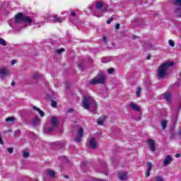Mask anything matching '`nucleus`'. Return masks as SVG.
I'll return each instance as SVG.
<instances>
[{
  "label": "nucleus",
  "mask_w": 181,
  "mask_h": 181,
  "mask_svg": "<svg viewBox=\"0 0 181 181\" xmlns=\"http://www.w3.org/2000/svg\"><path fill=\"white\" fill-rule=\"evenodd\" d=\"M51 125L54 128H57V127L59 125V120L57 119V117H56L54 116L52 117V119H51Z\"/></svg>",
  "instance_id": "obj_12"
},
{
  "label": "nucleus",
  "mask_w": 181,
  "mask_h": 181,
  "mask_svg": "<svg viewBox=\"0 0 181 181\" xmlns=\"http://www.w3.org/2000/svg\"><path fill=\"white\" fill-rule=\"evenodd\" d=\"M23 13H20L15 16V18H11L8 21V23L11 28H13L12 23H21V22H23Z\"/></svg>",
  "instance_id": "obj_3"
},
{
  "label": "nucleus",
  "mask_w": 181,
  "mask_h": 181,
  "mask_svg": "<svg viewBox=\"0 0 181 181\" xmlns=\"http://www.w3.org/2000/svg\"><path fill=\"white\" fill-rule=\"evenodd\" d=\"M105 119H107V116L106 115H103L101 116L100 117H99L97 119V124L98 125H103V124H104L105 122Z\"/></svg>",
  "instance_id": "obj_14"
},
{
  "label": "nucleus",
  "mask_w": 181,
  "mask_h": 181,
  "mask_svg": "<svg viewBox=\"0 0 181 181\" xmlns=\"http://www.w3.org/2000/svg\"><path fill=\"white\" fill-rule=\"evenodd\" d=\"M63 52H66V49L64 48H60L56 51L57 54H62Z\"/></svg>",
  "instance_id": "obj_26"
},
{
  "label": "nucleus",
  "mask_w": 181,
  "mask_h": 181,
  "mask_svg": "<svg viewBox=\"0 0 181 181\" xmlns=\"http://www.w3.org/2000/svg\"><path fill=\"white\" fill-rule=\"evenodd\" d=\"M83 107L88 111H90V108L93 112H97V108H98V105L97 102L93 99L90 96H84L83 99Z\"/></svg>",
  "instance_id": "obj_1"
},
{
  "label": "nucleus",
  "mask_w": 181,
  "mask_h": 181,
  "mask_svg": "<svg viewBox=\"0 0 181 181\" xmlns=\"http://www.w3.org/2000/svg\"><path fill=\"white\" fill-rule=\"evenodd\" d=\"M146 59L147 60H151V55H148Z\"/></svg>",
  "instance_id": "obj_52"
},
{
  "label": "nucleus",
  "mask_w": 181,
  "mask_h": 181,
  "mask_svg": "<svg viewBox=\"0 0 181 181\" xmlns=\"http://www.w3.org/2000/svg\"><path fill=\"white\" fill-rule=\"evenodd\" d=\"M98 181H103V180H98Z\"/></svg>",
  "instance_id": "obj_58"
},
{
  "label": "nucleus",
  "mask_w": 181,
  "mask_h": 181,
  "mask_svg": "<svg viewBox=\"0 0 181 181\" xmlns=\"http://www.w3.org/2000/svg\"><path fill=\"white\" fill-rule=\"evenodd\" d=\"M89 145H90V147L91 148V149H95V148H97V143H95V138L90 139Z\"/></svg>",
  "instance_id": "obj_15"
},
{
  "label": "nucleus",
  "mask_w": 181,
  "mask_h": 181,
  "mask_svg": "<svg viewBox=\"0 0 181 181\" xmlns=\"http://www.w3.org/2000/svg\"><path fill=\"white\" fill-rule=\"evenodd\" d=\"M134 39H139V36L138 35H133Z\"/></svg>",
  "instance_id": "obj_48"
},
{
  "label": "nucleus",
  "mask_w": 181,
  "mask_h": 181,
  "mask_svg": "<svg viewBox=\"0 0 181 181\" xmlns=\"http://www.w3.org/2000/svg\"><path fill=\"white\" fill-rule=\"evenodd\" d=\"M24 22H26V23H32V18H30L28 16H23V20Z\"/></svg>",
  "instance_id": "obj_23"
},
{
  "label": "nucleus",
  "mask_w": 181,
  "mask_h": 181,
  "mask_svg": "<svg viewBox=\"0 0 181 181\" xmlns=\"http://www.w3.org/2000/svg\"><path fill=\"white\" fill-rule=\"evenodd\" d=\"M117 177L119 179V180H127L128 179V174L127 173L120 171L117 174Z\"/></svg>",
  "instance_id": "obj_9"
},
{
  "label": "nucleus",
  "mask_w": 181,
  "mask_h": 181,
  "mask_svg": "<svg viewBox=\"0 0 181 181\" xmlns=\"http://www.w3.org/2000/svg\"><path fill=\"white\" fill-rule=\"evenodd\" d=\"M71 16H76V13H75V12H72V13H71Z\"/></svg>",
  "instance_id": "obj_51"
},
{
  "label": "nucleus",
  "mask_w": 181,
  "mask_h": 181,
  "mask_svg": "<svg viewBox=\"0 0 181 181\" xmlns=\"http://www.w3.org/2000/svg\"><path fill=\"white\" fill-rule=\"evenodd\" d=\"M13 64H16V60H12L11 61V66H13Z\"/></svg>",
  "instance_id": "obj_45"
},
{
  "label": "nucleus",
  "mask_w": 181,
  "mask_h": 181,
  "mask_svg": "<svg viewBox=\"0 0 181 181\" xmlns=\"http://www.w3.org/2000/svg\"><path fill=\"white\" fill-rule=\"evenodd\" d=\"M62 159L64 160V162L69 163V159H67V157L63 156V157H62Z\"/></svg>",
  "instance_id": "obj_40"
},
{
  "label": "nucleus",
  "mask_w": 181,
  "mask_h": 181,
  "mask_svg": "<svg viewBox=\"0 0 181 181\" xmlns=\"http://www.w3.org/2000/svg\"><path fill=\"white\" fill-rule=\"evenodd\" d=\"M7 151H8V153H13V148L10 147V148H7Z\"/></svg>",
  "instance_id": "obj_34"
},
{
  "label": "nucleus",
  "mask_w": 181,
  "mask_h": 181,
  "mask_svg": "<svg viewBox=\"0 0 181 181\" xmlns=\"http://www.w3.org/2000/svg\"><path fill=\"white\" fill-rule=\"evenodd\" d=\"M173 159H172V156L170 155H168L165 158L163 161V165L164 166H167V165H170V163H172V161Z\"/></svg>",
  "instance_id": "obj_10"
},
{
  "label": "nucleus",
  "mask_w": 181,
  "mask_h": 181,
  "mask_svg": "<svg viewBox=\"0 0 181 181\" xmlns=\"http://www.w3.org/2000/svg\"><path fill=\"white\" fill-rule=\"evenodd\" d=\"M115 29H117V30H118V29H119V23L116 24Z\"/></svg>",
  "instance_id": "obj_43"
},
{
  "label": "nucleus",
  "mask_w": 181,
  "mask_h": 181,
  "mask_svg": "<svg viewBox=\"0 0 181 181\" xmlns=\"http://www.w3.org/2000/svg\"><path fill=\"white\" fill-rule=\"evenodd\" d=\"M64 19L62 17H59L57 16H54V23H62Z\"/></svg>",
  "instance_id": "obj_20"
},
{
  "label": "nucleus",
  "mask_w": 181,
  "mask_h": 181,
  "mask_svg": "<svg viewBox=\"0 0 181 181\" xmlns=\"http://www.w3.org/2000/svg\"><path fill=\"white\" fill-rule=\"evenodd\" d=\"M37 77H39V74H35L33 75V78H37Z\"/></svg>",
  "instance_id": "obj_41"
},
{
  "label": "nucleus",
  "mask_w": 181,
  "mask_h": 181,
  "mask_svg": "<svg viewBox=\"0 0 181 181\" xmlns=\"http://www.w3.org/2000/svg\"><path fill=\"white\" fill-rule=\"evenodd\" d=\"M168 43H169L170 46H171V47H175V42H173V40H169Z\"/></svg>",
  "instance_id": "obj_33"
},
{
  "label": "nucleus",
  "mask_w": 181,
  "mask_h": 181,
  "mask_svg": "<svg viewBox=\"0 0 181 181\" xmlns=\"http://www.w3.org/2000/svg\"><path fill=\"white\" fill-rule=\"evenodd\" d=\"M175 158H180V153L175 154Z\"/></svg>",
  "instance_id": "obj_50"
},
{
  "label": "nucleus",
  "mask_w": 181,
  "mask_h": 181,
  "mask_svg": "<svg viewBox=\"0 0 181 181\" xmlns=\"http://www.w3.org/2000/svg\"><path fill=\"white\" fill-rule=\"evenodd\" d=\"M33 110L37 111V112H39L40 117H45V112L42 110H40L39 107H37L36 106H33Z\"/></svg>",
  "instance_id": "obj_19"
},
{
  "label": "nucleus",
  "mask_w": 181,
  "mask_h": 181,
  "mask_svg": "<svg viewBox=\"0 0 181 181\" xmlns=\"http://www.w3.org/2000/svg\"><path fill=\"white\" fill-rule=\"evenodd\" d=\"M104 83H105V76L103 74L90 81V84L92 86H95V84H104Z\"/></svg>",
  "instance_id": "obj_4"
},
{
  "label": "nucleus",
  "mask_w": 181,
  "mask_h": 181,
  "mask_svg": "<svg viewBox=\"0 0 181 181\" xmlns=\"http://www.w3.org/2000/svg\"><path fill=\"white\" fill-rule=\"evenodd\" d=\"M103 42H105V43L107 45V37H103Z\"/></svg>",
  "instance_id": "obj_44"
},
{
  "label": "nucleus",
  "mask_w": 181,
  "mask_h": 181,
  "mask_svg": "<svg viewBox=\"0 0 181 181\" xmlns=\"http://www.w3.org/2000/svg\"><path fill=\"white\" fill-rule=\"evenodd\" d=\"M174 5L175 6L174 9L175 13L177 18H181V0H175Z\"/></svg>",
  "instance_id": "obj_5"
},
{
  "label": "nucleus",
  "mask_w": 181,
  "mask_h": 181,
  "mask_svg": "<svg viewBox=\"0 0 181 181\" xmlns=\"http://www.w3.org/2000/svg\"><path fill=\"white\" fill-rule=\"evenodd\" d=\"M51 107H53V108H56V107H57V102L52 100H51Z\"/></svg>",
  "instance_id": "obj_28"
},
{
  "label": "nucleus",
  "mask_w": 181,
  "mask_h": 181,
  "mask_svg": "<svg viewBox=\"0 0 181 181\" xmlns=\"http://www.w3.org/2000/svg\"><path fill=\"white\" fill-rule=\"evenodd\" d=\"M147 170H148V172H151V170H152V163H147Z\"/></svg>",
  "instance_id": "obj_31"
},
{
  "label": "nucleus",
  "mask_w": 181,
  "mask_h": 181,
  "mask_svg": "<svg viewBox=\"0 0 181 181\" xmlns=\"http://www.w3.org/2000/svg\"><path fill=\"white\" fill-rule=\"evenodd\" d=\"M45 172L46 173H47V175L50 176V177H55L56 176V173H54V170L50 168H47V170H45Z\"/></svg>",
  "instance_id": "obj_16"
},
{
  "label": "nucleus",
  "mask_w": 181,
  "mask_h": 181,
  "mask_svg": "<svg viewBox=\"0 0 181 181\" xmlns=\"http://www.w3.org/2000/svg\"><path fill=\"white\" fill-rule=\"evenodd\" d=\"M0 145H4V141H2V137H1V134H0Z\"/></svg>",
  "instance_id": "obj_42"
},
{
  "label": "nucleus",
  "mask_w": 181,
  "mask_h": 181,
  "mask_svg": "<svg viewBox=\"0 0 181 181\" xmlns=\"http://www.w3.org/2000/svg\"><path fill=\"white\" fill-rule=\"evenodd\" d=\"M54 129H56V127H54L53 126H52L51 127L46 128L45 132L47 134H50V132H53V131H54Z\"/></svg>",
  "instance_id": "obj_22"
},
{
  "label": "nucleus",
  "mask_w": 181,
  "mask_h": 181,
  "mask_svg": "<svg viewBox=\"0 0 181 181\" xmlns=\"http://www.w3.org/2000/svg\"><path fill=\"white\" fill-rule=\"evenodd\" d=\"M6 122L8 124H13L15 121H16V118L15 117H8L5 119Z\"/></svg>",
  "instance_id": "obj_17"
},
{
  "label": "nucleus",
  "mask_w": 181,
  "mask_h": 181,
  "mask_svg": "<svg viewBox=\"0 0 181 181\" xmlns=\"http://www.w3.org/2000/svg\"><path fill=\"white\" fill-rule=\"evenodd\" d=\"M146 177H149V176L151 175V171L148 170L145 173Z\"/></svg>",
  "instance_id": "obj_36"
},
{
  "label": "nucleus",
  "mask_w": 181,
  "mask_h": 181,
  "mask_svg": "<svg viewBox=\"0 0 181 181\" xmlns=\"http://www.w3.org/2000/svg\"><path fill=\"white\" fill-rule=\"evenodd\" d=\"M110 19L112 22V21H115V17H114V16H112Z\"/></svg>",
  "instance_id": "obj_47"
},
{
  "label": "nucleus",
  "mask_w": 181,
  "mask_h": 181,
  "mask_svg": "<svg viewBox=\"0 0 181 181\" xmlns=\"http://www.w3.org/2000/svg\"><path fill=\"white\" fill-rule=\"evenodd\" d=\"M129 107H130L132 110H134V111H136L137 112H139V111H141V107L134 103L129 104Z\"/></svg>",
  "instance_id": "obj_13"
},
{
  "label": "nucleus",
  "mask_w": 181,
  "mask_h": 181,
  "mask_svg": "<svg viewBox=\"0 0 181 181\" xmlns=\"http://www.w3.org/2000/svg\"><path fill=\"white\" fill-rule=\"evenodd\" d=\"M97 16V18H101V16Z\"/></svg>",
  "instance_id": "obj_55"
},
{
  "label": "nucleus",
  "mask_w": 181,
  "mask_h": 181,
  "mask_svg": "<svg viewBox=\"0 0 181 181\" xmlns=\"http://www.w3.org/2000/svg\"><path fill=\"white\" fill-rule=\"evenodd\" d=\"M147 144L148 145L149 150L151 151V152H156V142L155 140L152 139H148L146 140Z\"/></svg>",
  "instance_id": "obj_7"
},
{
  "label": "nucleus",
  "mask_w": 181,
  "mask_h": 181,
  "mask_svg": "<svg viewBox=\"0 0 181 181\" xmlns=\"http://www.w3.org/2000/svg\"><path fill=\"white\" fill-rule=\"evenodd\" d=\"M8 132H12V130L9 129Z\"/></svg>",
  "instance_id": "obj_56"
},
{
  "label": "nucleus",
  "mask_w": 181,
  "mask_h": 181,
  "mask_svg": "<svg viewBox=\"0 0 181 181\" xmlns=\"http://www.w3.org/2000/svg\"><path fill=\"white\" fill-rule=\"evenodd\" d=\"M141 91H142V88L141 87H138L136 90V97H139V94H141Z\"/></svg>",
  "instance_id": "obj_27"
},
{
  "label": "nucleus",
  "mask_w": 181,
  "mask_h": 181,
  "mask_svg": "<svg viewBox=\"0 0 181 181\" xmlns=\"http://www.w3.org/2000/svg\"><path fill=\"white\" fill-rule=\"evenodd\" d=\"M115 71V69L114 68H110L109 69H107V73L109 74H112V73H114Z\"/></svg>",
  "instance_id": "obj_32"
},
{
  "label": "nucleus",
  "mask_w": 181,
  "mask_h": 181,
  "mask_svg": "<svg viewBox=\"0 0 181 181\" xmlns=\"http://www.w3.org/2000/svg\"><path fill=\"white\" fill-rule=\"evenodd\" d=\"M6 76H9V72L6 69H0V78L4 80Z\"/></svg>",
  "instance_id": "obj_11"
},
{
  "label": "nucleus",
  "mask_w": 181,
  "mask_h": 181,
  "mask_svg": "<svg viewBox=\"0 0 181 181\" xmlns=\"http://www.w3.org/2000/svg\"><path fill=\"white\" fill-rule=\"evenodd\" d=\"M170 139H175V134L174 133H170Z\"/></svg>",
  "instance_id": "obj_39"
},
{
  "label": "nucleus",
  "mask_w": 181,
  "mask_h": 181,
  "mask_svg": "<svg viewBox=\"0 0 181 181\" xmlns=\"http://www.w3.org/2000/svg\"><path fill=\"white\" fill-rule=\"evenodd\" d=\"M180 79H181V72L180 73Z\"/></svg>",
  "instance_id": "obj_57"
},
{
  "label": "nucleus",
  "mask_w": 181,
  "mask_h": 181,
  "mask_svg": "<svg viewBox=\"0 0 181 181\" xmlns=\"http://www.w3.org/2000/svg\"><path fill=\"white\" fill-rule=\"evenodd\" d=\"M77 135H78V136H81L83 138V136L84 135V130L81 127L78 128V129L77 131Z\"/></svg>",
  "instance_id": "obj_21"
},
{
  "label": "nucleus",
  "mask_w": 181,
  "mask_h": 181,
  "mask_svg": "<svg viewBox=\"0 0 181 181\" xmlns=\"http://www.w3.org/2000/svg\"><path fill=\"white\" fill-rule=\"evenodd\" d=\"M20 134H21V131H19V130L15 131L13 133L14 138H18V136H19Z\"/></svg>",
  "instance_id": "obj_30"
},
{
  "label": "nucleus",
  "mask_w": 181,
  "mask_h": 181,
  "mask_svg": "<svg viewBox=\"0 0 181 181\" xmlns=\"http://www.w3.org/2000/svg\"><path fill=\"white\" fill-rule=\"evenodd\" d=\"M111 22H112L110 19H109V20H107V21H106V23L107 24V25H110V23H111Z\"/></svg>",
  "instance_id": "obj_46"
},
{
  "label": "nucleus",
  "mask_w": 181,
  "mask_h": 181,
  "mask_svg": "<svg viewBox=\"0 0 181 181\" xmlns=\"http://www.w3.org/2000/svg\"><path fill=\"white\" fill-rule=\"evenodd\" d=\"M157 181H163V178L161 176L156 177Z\"/></svg>",
  "instance_id": "obj_38"
},
{
  "label": "nucleus",
  "mask_w": 181,
  "mask_h": 181,
  "mask_svg": "<svg viewBox=\"0 0 181 181\" xmlns=\"http://www.w3.org/2000/svg\"><path fill=\"white\" fill-rule=\"evenodd\" d=\"M64 177H65L66 179H69V175H64Z\"/></svg>",
  "instance_id": "obj_54"
},
{
  "label": "nucleus",
  "mask_w": 181,
  "mask_h": 181,
  "mask_svg": "<svg viewBox=\"0 0 181 181\" xmlns=\"http://www.w3.org/2000/svg\"><path fill=\"white\" fill-rule=\"evenodd\" d=\"M0 45L6 46V41L4 38L0 37Z\"/></svg>",
  "instance_id": "obj_25"
},
{
  "label": "nucleus",
  "mask_w": 181,
  "mask_h": 181,
  "mask_svg": "<svg viewBox=\"0 0 181 181\" xmlns=\"http://www.w3.org/2000/svg\"><path fill=\"white\" fill-rule=\"evenodd\" d=\"M67 112H68V114H70L71 112H74V109L69 108V109L67 110Z\"/></svg>",
  "instance_id": "obj_37"
},
{
  "label": "nucleus",
  "mask_w": 181,
  "mask_h": 181,
  "mask_svg": "<svg viewBox=\"0 0 181 181\" xmlns=\"http://www.w3.org/2000/svg\"><path fill=\"white\" fill-rule=\"evenodd\" d=\"M11 86L13 87V86H15V81H13L12 82H11Z\"/></svg>",
  "instance_id": "obj_53"
},
{
  "label": "nucleus",
  "mask_w": 181,
  "mask_h": 181,
  "mask_svg": "<svg viewBox=\"0 0 181 181\" xmlns=\"http://www.w3.org/2000/svg\"><path fill=\"white\" fill-rule=\"evenodd\" d=\"M174 64L175 63L168 62L160 65L157 69V78H165L168 74V67H172Z\"/></svg>",
  "instance_id": "obj_2"
},
{
  "label": "nucleus",
  "mask_w": 181,
  "mask_h": 181,
  "mask_svg": "<svg viewBox=\"0 0 181 181\" xmlns=\"http://www.w3.org/2000/svg\"><path fill=\"white\" fill-rule=\"evenodd\" d=\"M163 97H164L168 104H172V93L170 92H165L163 94Z\"/></svg>",
  "instance_id": "obj_8"
},
{
  "label": "nucleus",
  "mask_w": 181,
  "mask_h": 181,
  "mask_svg": "<svg viewBox=\"0 0 181 181\" xmlns=\"http://www.w3.org/2000/svg\"><path fill=\"white\" fill-rule=\"evenodd\" d=\"M79 67H81V64L79 65Z\"/></svg>",
  "instance_id": "obj_59"
},
{
  "label": "nucleus",
  "mask_w": 181,
  "mask_h": 181,
  "mask_svg": "<svg viewBox=\"0 0 181 181\" xmlns=\"http://www.w3.org/2000/svg\"><path fill=\"white\" fill-rule=\"evenodd\" d=\"M33 127H37L40 124V119L39 117H35L32 122Z\"/></svg>",
  "instance_id": "obj_18"
},
{
  "label": "nucleus",
  "mask_w": 181,
  "mask_h": 181,
  "mask_svg": "<svg viewBox=\"0 0 181 181\" xmlns=\"http://www.w3.org/2000/svg\"><path fill=\"white\" fill-rule=\"evenodd\" d=\"M83 137L78 136L77 137H76L74 141H75V142H77L78 144H80V142H81V139Z\"/></svg>",
  "instance_id": "obj_29"
},
{
  "label": "nucleus",
  "mask_w": 181,
  "mask_h": 181,
  "mask_svg": "<svg viewBox=\"0 0 181 181\" xmlns=\"http://www.w3.org/2000/svg\"><path fill=\"white\" fill-rule=\"evenodd\" d=\"M23 158H29V153L23 152Z\"/></svg>",
  "instance_id": "obj_35"
},
{
  "label": "nucleus",
  "mask_w": 181,
  "mask_h": 181,
  "mask_svg": "<svg viewBox=\"0 0 181 181\" xmlns=\"http://www.w3.org/2000/svg\"><path fill=\"white\" fill-rule=\"evenodd\" d=\"M148 47H150V49H151V48L153 47V45L151 43H149L148 44Z\"/></svg>",
  "instance_id": "obj_49"
},
{
  "label": "nucleus",
  "mask_w": 181,
  "mask_h": 181,
  "mask_svg": "<svg viewBox=\"0 0 181 181\" xmlns=\"http://www.w3.org/2000/svg\"><path fill=\"white\" fill-rule=\"evenodd\" d=\"M96 9L101 12H108L110 11V6H104V2L103 1H98L96 2Z\"/></svg>",
  "instance_id": "obj_6"
},
{
  "label": "nucleus",
  "mask_w": 181,
  "mask_h": 181,
  "mask_svg": "<svg viewBox=\"0 0 181 181\" xmlns=\"http://www.w3.org/2000/svg\"><path fill=\"white\" fill-rule=\"evenodd\" d=\"M167 124H168V121L166 120L161 121L162 129H166Z\"/></svg>",
  "instance_id": "obj_24"
}]
</instances>
